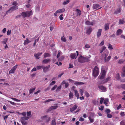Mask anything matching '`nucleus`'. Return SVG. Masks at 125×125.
I'll return each instance as SVG.
<instances>
[{
	"instance_id": "nucleus-1",
	"label": "nucleus",
	"mask_w": 125,
	"mask_h": 125,
	"mask_svg": "<svg viewBox=\"0 0 125 125\" xmlns=\"http://www.w3.org/2000/svg\"><path fill=\"white\" fill-rule=\"evenodd\" d=\"M99 73L98 68L97 66H95L93 70V76L95 78L98 75Z\"/></svg>"
},
{
	"instance_id": "nucleus-2",
	"label": "nucleus",
	"mask_w": 125,
	"mask_h": 125,
	"mask_svg": "<svg viewBox=\"0 0 125 125\" xmlns=\"http://www.w3.org/2000/svg\"><path fill=\"white\" fill-rule=\"evenodd\" d=\"M89 60L88 58L84 57L82 56H80L78 58V61L81 63H84L88 62Z\"/></svg>"
},
{
	"instance_id": "nucleus-3",
	"label": "nucleus",
	"mask_w": 125,
	"mask_h": 125,
	"mask_svg": "<svg viewBox=\"0 0 125 125\" xmlns=\"http://www.w3.org/2000/svg\"><path fill=\"white\" fill-rule=\"evenodd\" d=\"M108 51L106 50L104 52V54L102 55V57L104 59V60L105 62H107L109 61L111 57L110 56H109L106 59L107 56L108 55Z\"/></svg>"
},
{
	"instance_id": "nucleus-4",
	"label": "nucleus",
	"mask_w": 125,
	"mask_h": 125,
	"mask_svg": "<svg viewBox=\"0 0 125 125\" xmlns=\"http://www.w3.org/2000/svg\"><path fill=\"white\" fill-rule=\"evenodd\" d=\"M32 14V11L31 10L30 11L23 12L21 13V15L24 18L28 17L31 15Z\"/></svg>"
},
{
	"instance_id": "nucleus-5",
	"label": "nucleus",
	"mask_w": 125,
	"mask_h": 125,
	"mask_svg": "<svg viewBox=\"0 0 125 125\" xmlns=\"http://www.w3.org/2000/svg\"><path fill=\"white\" fill-rule=\"evenodd\" d=\"M103 68L102 67V70L100 74L98 77L97 78V79H103L105 77L106 75V72L104 70L102 69Z\"/></svg>"
},
{
	"instance_id": "nucleus-6",
	"label": "nucleus",
	"mask_w": 125,
	"mask_h": 125,
	"mask_svg": "<svg viewBox=\"0 0 125 125\" xmlns=\"http://www.w3.org/2000/svg\"><path fill=\"white\" fill-rule=\"evenodd\" d=\"M76 54L75 53H71L70 57L71 58L73 59H76L77 57V56L79 55L78 52L77 51L76 52Z\"/></svg>"
},
{
	"instance_id": "nucleus-7",
	"label": "nucleus",
	"mask_w": 125,
	"mask_h": 125,
	"mask_svg": "<svg viewBox=\"0 0 125 125\" xmlns=\"http://www.w3.org/2000/svg\"><path fill=\"white\" fill-rule=\"evenodd\" d=\"M18 8V6H15L11 7L6 12V13H8L9 12H11L12 11L16 10H17Z\"/></svg>"
},
{
	"instance_id": "nucleus-8",
	"label": "nucleus",
	"mask_w": 125,
	"mask_h": 125,
	"mask_svg": "<svg viewBox=\"0 0 125 125\" xmlns=\"http://www.w3.org/2000/svg\"><path fill=\"white\" fill-rule=\"evenodd\" d=\"M41 119L44 121H45L46 122H48L50 119V117L47 115H45L41 117Z\"/></svg>"
},
{
	"instance_id": "nucleus-9",
	"label": "nucleus",
	"mask_w": 125,
	"mask_h": 125,
	"mask_svg": "<svg viewBox=\"0 0 125 125\" xmlns=\"http://www.w3.org/2000/svg\"><path fill=\"white\" fill-rule=\"evenodd\" d=\"M28 119V118H25L24 117H21V121L23 125H26L27 123L25 121L26 120Z\"/></svg>"
},
{
	"instance_id": "nucleus-10",
	"label": "nucleus",
	"mask_w": 125,
	"mask_h": 125,
	"mask_svg": "<svg viewBox=\"0 0 125 125\" xmlns=\"http://www.w3.org/2000/svg\"><path fill=\"white\" fill-rule=\"evenodd\" d=\"M98 87L101 91L104 92L106 91L107 90V89L103 85L98 86Z\"/></svg>"
},
{
	"instance_id": "nucleus-11",
	"label": "nucleus",
	"mask_w": 125,
	"mask_h": 125,
	"mask_svg": "<svg viewBox=\"0 0 125 125\" xmlns=\"http://www.w3.org/2000/svg\"><path fill=\"white\" fill-rule=\"evenodd\" d=\"M65 11V9H59L57 10L56 12L54 13V15L56 16L57 15V13H62L64 12Z\"/></svg>"
},
{
	"instance_id": "nucleus-12",
	"label": "nucleus",
	"mask_w": 125,
	"mask_h": 125,
	"mask_svg": "<svg viewBox=\"0 0 125 125\" xmlns=\"http://www.w3.org/2000/svg\"><path fill=\"white\" fill-rule=\"evenodd\" d=\"M18 65H16L15 66L13 67L11 70L9 72V74L10 73H14L15 70L17 68Z\"/></svg>"
},
{
	"instance_id": "nucleus-13",
	"label": "nucleus",
	"mask_w": 125,
	"mask_h": 125,
	"mask_svg": "<svg viewBox=\"0 0 125 125\" xmlns=\"http://www.w3.org/2000/svg\"><path fill=\"white\" fill-rule=\"evenodd\" d=\"M102 31V29H99L97 32V37L99 38L101 36Z\"/></svg>"
},
{
	"instance_id": "nucleus-14",
	"label": "nucleus",
	"mask_w": 125,
	"mask_h": 125,
	"mask_svg": "<svg viewBox=\"0 0 125 125\" xmlns=\"http://www.w3.org/2000/svg\"><path fill=\"white\" fill-rule=\"evenodd\" d=\"M92 31V29L90 27H88L86 29V32L88 34H90Z\"/></svg>"
},
{
	"instance_id": "nucleus-15",
	"label": "nucleus",
	"mask_w": 125,
	"mask_h": 125,
	"mask_svg": "<svg viewBox=\"0 0 125 125\" xmlns=\"http://www.w3.org/2000/svg\"><path fill=\"white\" fill-rule=\"evenodd\" d=\"M78 106L77 105L75 104L73 107L71 108L70 109V111L71 112H73L77 108Z\"/></svg>"
},
{
	"instance_id": "nucleus-16",
	"label": "nucleus",
	"mask_w": 125,
	"mask_h": 125,
	"mask_svg": "<svg viewBox=\"0 0 125 125\" xmlns=\"http://www.w3.org/2000/svg\"><path fill=\"white\" fill-rule=\"evenodd\" d=\"M86 24L88 25H92L93 26L94 25V23L93 22H90L89 21H86L85 22Z\"/></svg>"
},
{
	"instance_id": "nucleus-17",
	"label": "nucleus",
	"mask_w": 125,
	"mask_h": 125,
	"mask_svg": "<svg viewBox=\"0 0 125 125\" xmlns=\"http://www.w3.org/2000/svg\"><path fill=\"white\" fill-rule=\"evenodd\" d=\"M58 107V106L56 105L52 106L50 107L48 110L47 112L51 111L53 109H56Z\"/></svg>"
},
{
	"instance_id": "nucleus-18",
	"label": "nucleus",
	"mask_w": 125,
	"mask_h": 125,
	"mask_svg": "<svg viewBox=\"0 0 125 125\" xmlns=\"http://www.w3.org/2000/svg\"><path fill=\"white\" fill-rule=\"evenodd\" d=\"M121 76L122 77H125V66L123 67V71L121 73Z\"/></svg>"
},
{
	"instance_id": "nucleus-19",
	"label": "nucleus",
	"mask_w": 125,
	"mask_h": 125,
	"mask_svg": "<svg viewBox=\"0 0 125 125\" xmlns=\"http://www.w3.org/2000/svg\"><path fill=\"white\" fill-rule=\"evenodd\" d=\"M76 16H80L81 15V11L80 10L77 9L76 10Z\"/></svg>"
},
{
	"instance_id": "nucleus-20",
	"label": "nucleus",
	"mask_w": 125,
	"mask_h": 125,
	"mask_svg": "<svg viewBox=\"0 0 125 125\" xmlns=\"http://www.w3.org/2000/svg\"><path fill=\"white\" fill-rule=\"evenodd\" d=\"M74 91L75 95L77 97V99H78L79 98V94L76 90H74Z\"/></svg>"
},
{
	"instance_id": "nucleus-21",
	"label": "nucleus",
	"mask_w": 125,
	"mask_h": 125,
	"mask_svg": "<svg viewBox=\"0 0 125 125\" xmlns=\"http://www.w3.org/2000/svg\"><path fill=\"white\" fill-rule=\"evenodd\" d=\"M99 7V5L98 4H94L93 5V9H96L98 8Z\"/></svg>"
},
{
	"instance_id": "nucleus-22",
	"label": "nucleus",
	"mask_w": 125,
	"mask_h": 125,
	"mask_svg": "<svg viewBox=\"0 0 125 125\" xmlns=\"http://www.w3.org/2000/svg\"><path fill=\"white\" fill-rule=\"evenodd\" d=\"M50 59H45L42 61V62L43 63L46 64L49 62H50Z\"/></svg>"
},
{
	"instance_id": "nucleus-23",
	"label": "nucleus",
	"mask_w": 125,
	"mask_h": 125,
	"mask_svg": "<svg viewBox=\"0 0 125 125\" xmlns=\"http://www.w3.org/2000/svg\"><path fill=\"white\" fill-rule=\"evenodd\" d=\"M108 102L109 99L108 98H106L104 100V103L105 104L106 106H108L107 104Z\"/></svg>"
},
{
	"instance_id": "nucleus-24",
	"label": "nucleus",
	"mask_w": 125,
	"mask_h": 125,
	"mask_svg": "<svg viewBox=\"0 0 125 125\" xmlns=\"http://www.w3.org/2000/svg\"><path fill=\"white\" fill-rule=\"evenodd\" d=\"M31 42V41H30L28 38H26V39L24 41L23 44L25 45H26L30 43Z\"/></svg>"
},
{
	"instance_id": "nucleus-25",
	"label": "nucleus",
	"mask_w": 125,
	"mask_h": 125,
	"mask_svg": "<svg viewBox=\"0 0 125 125\" xmlns=\"http://www.w3.org/2000/svg\"><path fill=\"white\" fill-rule=\"evenodd\" d=\"M111 79V77H108V78H107L106 79L104 80L103 81V82L102 83H105L107 82H108L109 80H110Z\"/></svg>"
},
{
	"instance_id": "nucleus-26",
	"label": "nucleus",
	"mask_w": 125,
	"mask_h": 125,
	"mask_svg": "<svg viewBox=\"0 0 125 125\" xmlns=\"http://www.w3.org/2000/svg\"><path fill=\"white\" fill-rule=\"evenodd\" d=\"M121 12V10L120 9V8H118L117 9H116L115 12L114 13L115 14H117Z\"/></svg>"
},
{
	"instance_id": "nucleus-27",
	"label": "nucleus",
	"mask_w": 125,
	"mask_h": 125,
	"mask_svg": "<svg viewBox=\"0 0 125 125\" xmlns=\"http://www.w3.org/2000/svg\"><path fill=\"white\" fill-rule=\"evenodd\" d=\"M109 23H106L104 25V29L105 30H107L109 29Z\"/></svg>"
},
{
	"instance_id": "nucleus-28",
	"label": "nucleus",
	"mask_w": 125,
	"mask_h": 125,
	"mask_svg": "<svg viewBox=\"0 0 125 125\" xmlns=\"http://www.w3.org/2000/svg\"><path fill=\"white\" fill-rule=\"evenodd\" d=\"M125 23V21L124 20V19H120L119 20V24H121Z\"/></svg>"
},
{
	"instance_id": "nucleus-29",
	"label": "nucleus",
	"mask_w": 125,
	"mask_h": 125,
	"mask_svg": "<svg viewBox=\"0 0 125 125\" xmlns=\"http://www.w3.org/2000/svg\"><path fill=\"white\" fill-rule=\"evenodd\" d=\"M122 30L120 29L118 30L116 32V34L117 35L121 34L122 32Z\"/></svg>"
},
{
	"instance_id": "nucleus-30",
	"label": "nucleus",
	"mask_w": 125,
	"mask_h": 125,
	"mask_svg": "<svg viewBox=\"0 0 125 125\" xmlns=\"http://www.w3.org/2000/svg\"><path fill=\"white\" fill-rule=\"evenodd\" d=\"M8 40V39L7 38L4 39L3 41H2V42L4 44H6Z\"/></svg>"
},
{
	"instance_id": "nucleus-31",
	"label": "nucleus",
	"mask_w": 125,
	"mask_h": 125,
	"mask_svg": "<svg viewBox=\"0 0 125 125\" xmlns=\"http://www.w3.org/2000/svg\"><path fill=\"white\" fill-rule=\"evenodd\" d=\"M73 93L71 92H70L69 93V97L70 99H72L73 98Z\"/></svg>"
},
{
	"instance_id": "nucleus-32",
	"label": "nucleus",
	"mask_w": 125,
	"mask_h": 125,
	"mask_svg": "<svg viewBox=\"0 0 125 125\" xmlns=\"http://www.w3.org/2000/svg\"><path fill=\"white\" fill-rule=\"evenodd\" d=\"M83 84V83L77 82H75L74 83V84L76 85H82Z\"/></svg>"
},
{
	"instance_id": "nucleus-33",
	"label": "nucleus",
	"mask_w": 125,
	"mask_h": 125,
	"mask_svg": "<svg viewBox=\"0 0 125 125\" xmlns=\"http://www.w3.org/2000/svg\"><path fill=\"white\" fill-rule=\"evenodd\" d=\"M98 100H100V103L101 104H102L104 100V98L101 97L100 98L98 99Z\"/></svg>"
},
{
	"instance_id": "nucleus-34",
	"label": "nucleus",
	"mask_w": 125,
	"mask_h": 125,
	"mask_svg": "<svg viewBox=\"0 0 125 125\" xmlns=\"http://www.w3.org/2000/svg\"><path fill=\"white\" fill-rule=\"evenodd\" d=\"M27 116L26 117H24L25 118H28V119H29L30 118V116L31 115V112H28L27 113Z\"/></svg>"
},
{
	"instance_id": "nucleus-35",
	"label": "nucleus",
	"mask_w": 125,
	"mask_h": 125,
	"mask_svg": "<svg viewBox=\"0 0 125 125\" xmlns=\"http://www.w3.org/2000/svg\"><path fill=\"white\" fill-rule=\"evenodd\" d=\"M51 56L50 54L48 53H45L44 54V57L46 58L47 57H50Z\"/></svg>"
},
{
	"instance_id": "nucleus-36",
	"label": "nucleus",
	"mask_w": 125,
	"mask_h": 125,
	"mask_svg": "<svg viewBox=\"0 0 125 125\" xmlns=\"http://www.w3.org/2000/svg\"><path fill=\"white\" fill-rule=\"evenodd\" d=\"M35 87L30 89L29 91V93L30 94L32 93L35 90Z\"/></svg>"
},
{
	"instance_id": "nucleus-37",
	"label": "nucleus",
	"mask_w": 125,
	"mask_h": 125,
	"mask_svg": "<svg viewBox=\"0 0 125 125\" xmlns=\"http://www.w3.org/2000/svg\"><path fill=\"white\" fill-rule=\"evenodd\" d=\"M106 47L104 46H103V47L101 49L100 51V52L101 53H102L106 49Z\"/></svg>"
},
{
	"instance_id": "nucleus-38",
	"label": "nucleus",
	"mask_w": 125,
	"mask_h": 125,
	"mask_svg": "<svg viewBox=\"0 0 125 125\" xmlns=\"http://www.w3.org/2000/svg\"><path fill=\"white\" fill-rule=\"evenodd\" d=\"M90 46L88 44H86L85 46L83 47V48L85 49V48H90Z\"/></svg>"
},
{
	"instance_id": "nucleus-39",
	"label": "nucleus",
	"mask_w": 125,
	"mask_h": 125,
	"mask_svg": "<svg viewBox=\"0 0 125 125\" xmlns=\"http://www.w3.org/2000/svg\"><path fill=\"white\" fill-rule=\"evenodd\" d=\"M69 2V0H66V1H64L63 3V4L64 5L67 4Z\"/></svg>"
},
{
	"instance_id": "nucleus-40",
	"label": "nucleus",
	"mask_w": 125,
	"mask_h": 125,
	"mask_svg": "<svg viewBox=\"0 0 125 125\" xmlns=\"http://www.w3.org/2000/svg\"><path fill=\"white\" fill-rule=\"evenodd\" d=\"M79 91L81 95L82 96L83 94V93L84 92L83 90V89H81Z\"/></svg>"
},
{
	"instance_id": "nucleus-41",
	"label": "nucleus",
	"mask_w": 125,
	"mask_h": 125,
	"mask_svg": "<svg viewBox=\"0 0 125 125\" xmlns=\"http://www.w3.org/2000/svg\"><path fill=\"white\" fill-rule=\"evenodd\" d=\"M56 124V122L55 120L54 119L52 121L51 123V125H55Z\"/></svg>"
},
{
	"instance_id": "nucleus-42",
	"label": "nucleus",
	"mask_w": 125,
	"mask_h": 125,
	"mask_svg": "<svg viewBox=\"0 0 125 125\" xmlns=\"http://www.w3.org/2000/svg\"><path fill=\"white\" fill-rule=\"evenodd\" d=\"M48 68L47 66L43 68V69L44 72H46L48 70Z\"/></svg>"
},
{
	"instance_id": "nucleus-43",
	"label": "nucleus",
	"mask_w": 125,
	"mask_h": 125,
	"mask_svg": "<svg viewBox=\"0 0 125 125\" xmlns=\"http://www.w3.org/2000/svg\"><path fill=\"white\" fill-rule=\"evenodd\" d=\"M108 48L110 50H112L113 49V48L112 45L110 43L108 44Z\"/></svg>"
},
{
	"instance_id": "nucleus-44",
	"label": "nucleus",
	"mask_w": 125,
	"mask_h": 125,
	"mask_svg": "<svg viewBox=\"0 0 125 125\" xmlns=\"http://www.w3.org/2000/svg\"><path fill=\"white\" fill-rule=\"evenodd\" d=\"M9 49V47H8V45L6 44H5L4 46V49L5 50H8Z\"/></svg>"
},
{
	"instance_id": "nucleus-45",
	"label": "nucleus",
	"mask_w": 125,
	"mask_h": 125,
	"mask_svg": "<svg viewBox=\"0 0 125 125\" xmlns=\"http://www.w3.org/2000/svg\"><path fill=\"white\" fill-rule=\"evenodd\" d=\"M115 78L117 80H118L120 79V77L119 74L118 73H117L116 74Z\"/></svg>"
},
{
	"instance_id": "nucleus-46",
	"label": "nucleus",
	"mask_w": 125,
	"mask_h": 125,
	"mask_svg": "<svg viewBox=\"0 0 125 125\" xmlns=\"http://www.w3.org/2000/svg\"><path fill=\"white\" fill-rule=\"evenodd\" d=\"M95 115L94 113H91L90 114V115L89 117H91V118L94 117Z\"/></svg>"
},
{
	"instance_id": "nucleus-47",
	"label": "nucleus",
	"mask_w": 125,
	"mask_h": 125,
	"mask_svg": "<svg viewBox=\"0 0 125 125\" xmlns=\"http://www.w3.org/2000/svg\"><path fill=\"white\" fill-rule=\"evenodd\" d=\"M62 87L61 85H60V86L57 87V88L56 91H60Z\"/></svg>"
},
{
	"instance_id": "nucleus-48",
	"label": "nucleus",
	"mask_w": 125,
	"mask_h": 125,
	"mask_svg": "<svg viewBox=\"0 0 125 125\" xmlns=\"http://www.w3.org/2000/svg\"><path fill=\"white\" fill-rule=\"evenodd\" d=\"M34 56L37 59H39L40 58V57H39V56L38 53L35 54H34Z\"/></svg>"
},
{
	"instance_id": "nucleus-49",
	"label": "nucleus",
	"mask_w": 125,
	"mask_h": 125,
	"mask_svg": "<svg viewBox=\"0 0 125 125\" xmlns=\"http://www.w3.org/2000/svg\"><path fill=\"white\" fill-rule=\"evenodd\" d=\"M11 99L13 100L16 101V102H19L20 101V100L17 99L15 98H11Z\"/></svg>"
},
{
	"instance_id": "nucleus-50",
	"label": "nucleus",
	"mask_w": 125,
	"mask_h": 125,
	"mask_svg": "<svg viewBox=\"0 0 125 125\" xmlns=\"http://www.w3.org/2000/svg\"><path fill=\"white\" fill-rule=\"evenodd\" d=\"M104 108V107L103 105H101L100 107L99 108V110H102Z\"/></svg>"
},
{
	"instance_id": "nucleus-51",
	"label": "nucleus",
	"mask_w": 125,
	"mask_h": 125,
	"mask_svg": "<svg viewBox=\"0 0 125 125\" xmlns=\"http://www.w3.org/2000/svg\"><path fill=\"white\" fill-rule=\"evenodd\" d=\"M85 94L86 97H88L89 96V93L87 92H85Z\"/></svg>"
},
{
	"instance_id": "nucleus-52",
	"label": "nucleus",
	"mask_w": 125,
	"mask_h": 125,
	"mask_svg": "<svg viewBox=\"0 0 125 125\" xmlns=\"http://www.w3.org/2000/svg\"><path fill=\"white\" fill-rule=\"evenodd\" d=\"M63 15L62 14H61L59 17V18L61 20H62L63 19Z\"/></svg>"
},
{
	"instance_id": "nucleus-53",
	"label": "nucleus",
	"mask_w": 125,
	"mask_h": 125,
	"mask_svg": "<svg viewBox=\"0 0 125 125\" xmlns=\"http://www.w3.org/2000/svg\"><path fill=\"white\" fill-rule=\"evenodd\" d=\"M91 118V117H89V120H90V122L91 123H93L94 122V120L93 118Z\"/></svg>"
},
{
	"instance_id": "nucleus-54",
	"label": "nucleus",
	"mask_w": 125,
	"mask_h": 125,
	"mask_svg": "<svg viewBox=\"0 0 125 125\" xmlns=\"http://www.w3.org/2000/svg\"><path fill=\"white\" fill-rule=\"evenodd\" d=\"M11 30H8L7 32V35H10L11 34Z\"/></svg>"
},
{
	"instance_id": "nucleus-55",
	"label": "nucleus",
	"mask_w": 125,
	"mask_h": 125,
	"mask_svg": "<svg viewBox=\"0 0 125 125\" xmlns=\"http://www.w3.org/2000/svg\"><path fill=\"white\" fill-rule=\"evenodd\" d=\"M57 87V85H54V87H53L51 89V90L52 91L56 89V88Z\"/></svg>"
},
{
	"instance_id": "nucleus-56",
	"label": "nucleus",
	"mask_w": 125,
	"mask_h": 125,
	"mask_svg": "<svg viewBox=\"0 0 125 125\" xmlns=\"http://www.w3.org/2000/svg\"><path fill=\"white\" fill-rule=\"evenodd\" d=\"M61 40L64 42H65L66 41L65 38L63 36L62 37Z\"/></svg>"
},
{
	"instance_id": "nucleus-57",
	"label": "nucleus",
	"mask_w": 125,
	"mask_h": 125,
	"mask_svg": "<svg viewBox=\"0 0 125 125\" xmlns=\"http://www.w3.org/2000/svg\"><path fill=\"white\" fill-rule=\"evenodd\" d=\"M54 101V100L52 99H49L48 100H46L44 102L45 103H46L48 102H49L51 101Z\"/></svg>"
},
{
	"instance_id": "nucleus-58",
	"label": "nucleus",
	"mask_w": 125,
	"mask_h": 125,
	"mask_svg": "<svg viewBox=\"0 0 125 125\" xmlns=\"http://www.w3.org/2000/svg\"><path fill=\"white\" fill-rule=\"evenodd\" d=\"M124 61L123 60L121 59L119 60L118 62L119 63L121 64L123 63L124 62Z\"/></svg>"
},
{
	"instance_id": "nucleus-59",
	"label": "nucleus",
	"mask_w": 125,
	"mask_h": 125,
	"mask_svg": "<svg viewBox=\"0 0 125 125\" xmlns=\"http://www.w3.org/2000/svg\"><path fill=\"white\" fill-rule=\"evenodd\" d=\"M56 83V82L55 81H52L50 84V85H52Z\"/></svg>"
},
{
	"instance_id": "nucleus-60",
	"label": "nucleus",
	"mask_w": 125,
	"mask_h": 125,
	"mask_svg": "<svg viewBox=\"0 0 125 125\" xmlns=\"http://www.w3.org/2000/svg\"><path fill=\"white\" fill-rule=\"evenodd\" d=\"M122 107L121 106V104H120L119 106L117 107V108L116 109V110H118L120 108H121Z\"/></svg>"
},
{
	"instance_id": "nucleus-61",
	"label": "nucleus",
	"mask_w": 125,
	"mask_h": 125,
	"mask_svg": "<svg viewBox=\"0 0 125 125\" xmlns=\"http://www.w3.org/2000/svg\"><path fill=\"white\" fill-rule=\"evenodd\" d=\"M107 117L110 118L112 117V115H111L110 114H108L107 115Z\"/></svg>"
},
{
	"instance_id": "nucleus-62",
	"label": "nucleus",
	"mask_w": 125,
	"mask_h": 125,
	"mask_svg": "<svg viewBox=\"0 0 125 125\" xmlns=\"http://www.w3.org/2000/svg\"><path fill=\"white\" fill-rule=\"evenodd\" d=\"M12 5H13L16 6L18 5V3L16 1H14Z\"/></svg>"
},
{
	"instance_id": "nucleus-63",
	"label": "nucleus",
	"mask_w": 125,
	"mask_h": 125,
	"mask_svg": "<svg viewBox=\"0 0 125 125\" xmlns=\"http://www.w3.org/2000/svg\"><path fill=\"white\" fill-rule=\"evenodd\" d=\"M104 43V40H103L100 43L99 45L100 46H102L103 45Z\"/></svg>"
},
{
	"instance_id": "nucleus-64",
	"label": "nucleus",
	"mask_w": 125,
	"mask_h": 125,
	"mask_svg": "<svg viewBox=\"0 0 125 125\" xmlns=\"http://www.w3.org/2000/svg\"><path fill=\"white\" fill-rule=\"evenodd\" d=\"M121 87L122 88L125 89V84H122L121 85Z\"/></svg>"
}]
</instances>
